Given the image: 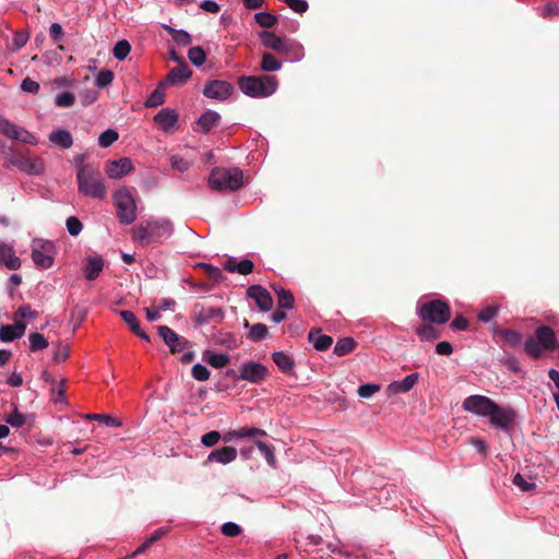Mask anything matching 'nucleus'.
<instances>
[{
  "label": "nucleus",
  "mask_w": 559,
  "mask_h": 559,
  "mask_svg": "<svg viewBox=\"0 0 559 559\" xmlns=\"http://www.w3.org/2000/svg\"><path fill=\"white\" fill-rule=\"evenodd\" d=\"M236 457H237L236 448L223 447L221 449L212 451L207 456V461L217 462V463H222V464H228V463L235 461Z\"/></svg>",
  "instance_id": "nucleus-22"
},
{
  "label": "nucleus",
  "mask_w": 559,
  "mask_h": 559,
  "mask_svg": "<svg viewBox=\"0 0 559 559\" xmlns=\"http://www.w3.org/2000/svg\"><path fill=\"white\" fill-rule=\"evenodd\" d=\"M284 2L296 13H305L309 5L306 0H284Z\"/></svg>",
  "instance_id": "nucleus-61"
},
{
  "label": "nucleus",
  "mask_w": 559,
  "mask_h": 559,
  "mask_svg": "<svg viewBox=\"0 0 559 559\" xmlns=\"http://www.w3.org/2000/svg\"><path fill=\"white\" fill-rule=\"evenodd\" d=\"M26 330V323L22 320H15L12 325L0 326V340L2 342H11L20 338L24 335Z\"/></svg>",
  "instance_id": "nucleus-17"
},
{
  "label": "nucleus",
  "mask_w": 559,
  "mask_h": 559,
  "mask_svg": "<svg viewBox=\"0 0 559 559\" xmlns=\"http://www.w3.org/2000/svg\"><path fill=\"white\" fill-rule=\"evenodd\" d=\"M5 421L12 427L19 428L25 424L26 417L21 414L17 408H14V411L7 416Z\"/></svg>",
  "instance_id": "nucleus-56"
},
{
  "label": "nucleus",
  "mask_w": 559,
  "mask_h": 559,
  "mask_svg": "<svg viewBox=\"0 0 559 559\" xmlns=\"http://www.w3.org/2000/svg\"><path fill=\"white\" fill-rule=\"evenodd\" d=\"M417 313L425 322L443 324L451 318V308L447 301L433 299L421 304L417 309Z\"/></svg>",
  "instance_id": "nucleus-6"
},
{
  "label": "nucleus",
  "mask_w": 559,
  "mask_h": 559,
  "mask_svg": "<svg viewBox=\"0 0 559 559\" xmlns=\"http://www.w3.org/2000/svg\"><path fill=\"white\" fill-rule=\"evenodd\" d=\"M133 240L139 241L141 243H152L150 225L146 226H138L132 229Z\"/></svg>",
  "instance_id": "nucleus-45"
},
{
  "label": "nucleus",
  "mask_w": 559,
  "mask_h": 559,
  "mask_svg": "<svg viewBox=\"0 0 559 559\" xmlns=\"http://www.w3.org/2000/svg\"><path fill=\"white\" fill-rule=\"evenodd\" d=\"M209 186L215 191H237L243 186L242 170L215 167L209 176Z\"/></svg>",
  "instance_id": "nucleus-3"
},
{
  "label": "nucleus",
  "mask_w": 559,
  "mask_h": 559,
  "mask_svg": "<svg viewBox=\"0 0 559 559\" xmlns=\"http://www.w3.org/2000/svg\"><path fill=\"white\" fill-rule=\"evenodd\" d=\"M188 57L192 64L200 67L205 62L206 53L202 47L195 46L189 49Z\"/></svg>",
  "instance_id": "nucleus-49"
},
{
  "label": "nucleus",
  "mask_w": 559,
  "mask_h": 559,
  "mask_svg": "<svg viewBox=\"0 0 559 559\" xmlns=\"http://www.w3.org/2000/svg\"><path fill=\"white\" fill-rule=\"evenodd\" d=\"M0 264H4L9 270L21 267V259L15 255L13 248L7 243H0Z\"/></svg>",
  "instance_id": "nucleus-21"
},
{
  "label": "nucleus",
  "mask_w": 559,
  "mask_h": 559,
  "mask_svg": "<svg viewBox=\"0 0 559 559\" xmlns=\"http://www.w3.org/2000/svg\"><path fill=\"white\" fill-rule=\"evenodd\" d=\"M255 445L258 447V449L260 450V452L264 455L267 464L272 467L275 466V463H276V457H275V454H274V447L272 444H267L263 441H260V440H257L255 441Z\"/></svg>",
  "instance_id": "nucleus-43"
},
{
  "label": "nucleus",
  "mask_w": 559,
  "mask_h": 559,
  "mask_svg": "<svg viewBox=\"0 0 559 559\" xmlns=\"http://www.w3.org/2000/svg\"><path fill=\"white\" fill-rule=\"evenodd\" d=\"M243 326L250 329L247 337L252 342H260L265 340L269 335V329L263 323H255L250 325L248 320L245 319Z\"/></svg>",
  "instance_id": "nucleus-27"
},
{
  "label": "nucleus",
  "mask_w": 559,
  "mask_h": 559,
  "mask_svg": "<svg viewBox=\"0 0 559 559\" xmlns=\"http://www.w3.org/2000/svg\"><path fill=\"white\" fill-rule=\"evenodd\" d=\"M491 331L493 332V336L502 340L510 346H515L521 341V335L516 331L513 330H501L498 328H491Z\"/></svg>",
  "instance_id": "nucleus-29"
},
{
  "label": "nucleus",
  "mask_w": 559,
  "mask_h": 559,
  "mask_svg": "<svg viewBox=\"0 0 559 559\" xmlns=\"http://www.w3.org/2000/svg\"><path fill=\"white\" fill-rule=\"evenodd\" d=\"M112 81H114V72L110 70H102L95 79V83H96L97 87H99V88H104V87L110 85Z\"/></svg>",
  "instance_id": "nucleus-53"
},
{
  "label": "nucleus",
  "mask_w": 559,
  "mask_h": 559,
  "mask_svg": "<svg viewBox=\"0 0 559 559\" xmlns=\"http://www.w3.org/2000/svg\"><path fill=\"white\" fill-rule=\"evenodd\" d=\"M380 391L379 384L367 383L358 388V395L362 399L371 397L374 393Z\"/></svg>",
  "instance_id": "nucleus-58"
},
{
  "label": "nucleus",
  "mask_w": 559,
  "mask_h": 559,
  "mask_svg": "<svg viewBox=\"0 0 559 559\" xmlns=\"http://www.w3.org/2000/svg\"><path fill=\"white\" fill-rule=\"evenodd\" d=\"M191 373L192 377L198 381H206L211 374L209 369L201 364H195L191 369Z\"/></svg>",
  "instance_id": "nucleus-57"
},
{
  "label": "nucleus",
  "mask_w": 559,
  "mask_h": 559,
  "mask_svg": "<svg viewBox=\"0 0 559 559\" xmlns=\"http://www.w3.org/2000/svg\"><path fill=\"white\" fill-rule=\"evenodd\" d=\"M166 85H162V81L158 83L157 87L151 93V95L145 100V107L152 108L163 105L165 102V88Z\"/></svg>",
  "instance_id": "nucleus-34"
},
{
  "label": "nucleus",
  "mask_w": 559,
  "mask_h": 559,
  "mask_svg": "<svg viewBox=\"0 0 559 559\" xmlns=\"http://www.w3.org/2000/svg\"><path fill=\"white\" fill-rule=\"evenodd\" d=\"M229 435H233L236 438H254L263 437L266 432L263 429L255 427H242L238 430L229 431Z\"/></svg>",
  "instance_id": "nucleus-37"
},
{
  "label": "nucleus",
  "mask_w": 559,
  "mask_h": 559,
  "mask_svg": "<svg viewBox=\"0 0 559 559\" xmlns=\"http://www.w3.org/2000/svg\"><path fill=\"white\" fill-rule=\"evenodd\" d=\"M203 359L214 368H223L229 364V357L225 354H211L205 352Z\"/></svg>",
  "instance_id": "nucleus-38"
},
{
  "label": "nucleus",
  "mask_w": 559,
  "mask_h": 559,
  "mask_svg": "<svg viewBox=\"0 0 559 559\" xmlns=\"http://www.w3.org/2000/svg\"><path fill=\"white\" fill-rule=\"evenodd\" d=\"M219 115L215 111L204 112L198 120V126L201 131L207 133L213 127H215L219 120Z\"/></svg>",
  "instance_id": "nucleus-32"
},
{
  "label": "nucleus",
  "mask_w": 559,
  "mask_h": 559,
  "mask_svg": "<svg viewBox=\"0 0 559 559\" xmlns=\"http://www.w3.org/2000/svg\"><path fill=\"white\" fill-rule=\"evenodd\" d=\"M513 484L520 487L522 491H530L536 487L535 483L527 481L521 474L513 477Z\"/></svg>",
  "instance_id": "nucleus-63"
},
{
  "label": "nucleus",
  "mask_w": 559,
  "mask_h": 559,
  "mask_svg": "<svg viewBox=\"0 0 559 559\" xmlns=\"http://www.w3.org/2000/svg\"><path fill=\"white\" fill-rule=\"evenodd\" d=\"M247 296L253 299L261 311H269L273 307L271 294L261 285H251L247 289Z\"/></svg>",
  "instance_id": "nucleus-13"
},
{
  "label": "nucleus",
  "mask_w": 559,
  "mask_h": 559,
  "mask_svg": "<svg viewBox=\"0 0 559 559\" xmlns=\"http://www.w3.org/2000/svg\"><path fill=\"white\" fill-rule=\"evenodd\" d=\"M75 103V95L71 92H62L55 98V104L58 107L69 108Z\"/></svg>",
  "instance_id": "nucleus-51"
},
{
  "label": "nucleus",
  "mask_w": 559,
  "mask_h": 559,
  "mask_svg": "<svg viewBox=\"0 0 559 559\" xmlns=\"http://www.w3.org/2000/svg\"><path fill=\"white\" fill-rule=\"evenodd\" d=\"M158 334L164 340L165 344L169 346L170 352L176 354V349L174 348L175 344H182V346H188L189 341L180 337L175 331L166 325L158 326Z\"/></svg>",
  "instance_id": "nucleus-19"
},
{
  "label": "nucleus",
  "mask_w": 559,
  "mask_h": 559,
  "mask_svg": "<svg viewBox=\"0 0 559 559\" xmlns=\"http://www.w3.org/2000/svg\"><path fill=\"white\" fill-rule=\"evenodd\" d=\"M28 340H29V348L32 352L41 350V349L48 347V345H49L47 338L38 332L31 333L28 335Z\"/></svg>",
  "instance_id": "nucleus-41"
},
{
  "label": "nucleus",
  "mask_w": 559,
  "mask_h": 559,
  "mask_svg": "<svg viewBox=\"0 0 559 559\" xmlns=\"http://www.w3.org/2000/svg\"><path fill=\"white\" fill-rule=\"evenodd\" d=\"M239 372L238 379L255 384L264 381L269 374L267 368L255 361L243 362L239 368Z\"/></svg>",
  "instance_id": "nucleus-10"
},
{
  "label": "nucleus",
  "mask_w": 559,
  "mask_h": 559,
  "mask_svg": "<svg viewBox=\"0 0 559 559\" xmlns=\"http://www.w3.org/2000/svg\"><path fill=\"white\" fill-rule=\"evenodd\" d=\"M87 316V309L82 306H75L71 310V320L74 321V329L79 328Z\"/></svg>",
  "instance_id": "nucleus-54"
},
{
  "label": "nucleus",
  "mask_w": 559,
  "mask_h": 559,
  "mask_svg": "<svg viewBox=\"0 0 559 559\" xmlns=\"http://www.w3.org/2000/svg\"><path fill=\"white\" fill-rule=\"evenodd\" d=\"M221 438V433L218 431L213 430L207 433H204L201 438V442L204 447L211 448L215 445Z\"/></svg>",
  "instance_id": "nucleus-59"
},
{
  "label": "nucleus",
  "mask_w": 559,
  "mask_h": 559,
  "mask_svg": "<svg viewBox=\"0 0 559 559\" xmlns=\"http://www.w3.org/2000/svg\"><path fill=\"white\" fill-rule=\"evenodd\" d=\"M416 333L421 340H426V341H435V340L441 337L440 331H438L436 328H433L430 324H425V325L417 328Z\"/></svg>",
  "instance_id": "nucleus-42"
},
{
  "label": "nucleus",
  "mask_w": 559,
  "mask_h": 559,
  "mask_svg": "<svg viewBox=\"0 0 559 559\" xmlns=\"http://www.w3.org/2000/svg\"><path fill=\"white\" fill-rule=\"evenodd\" d=\"M103 269L104 260L100 257H88L84 267L85 278L87 281H94L99 276Z\"/></svg>",
  "instance_id": "nucleus-25"
},
{
  "label": "nucleus",
  "mask_w": 559,
  "mask_h": 559,
  "mask_svg": "<svg viewBox=\"0 0 559 559\" xmlns=\"http://www.w3.org/2000/svg\"><path fill=\"white\" fill-rule=\"evenodd\" d=\"M465 411L476 415H489V399L481 395H472L463 402Z\"/></svg>",
  "instance_id": "nucleus-16"
},
{
  "label": "nucleus",
  "mask_w": 559,
  "mask_h": 559,
  "mask_svg": "<svg viewBox=\"0 0 559 559\" xmlns=\"http://www.w3.org/2000/svg\"><path fill=\"white\" fill-rule=\"evenodd\" d=\"M132 162L128 157L110 160L106 165V174L109 178L119 179L132 170Z\"/></svg>",
  "instance_id": "nucleus-15"
},
{
  "label": "nucleus",
  "mask_w": 559,
  "mask_h": 559,
  "mask_svg": "<svg viewBox=\"0 0 559 559\" xmlns=\"http://www.w3.org/2000/svg\"><path fill=\"white\" fill-rule=\"evenodd\" d=\"M121 319L128 324L130 331L140 338L150 342V336L141 329L140 322L135 314L130 310L120 311Z\"/></svg>",
  "instance_id": "nucleus-24"
},
{
  "label": "nucleus",
  "mask_w": 559,
  "mask_h": 559,
  "mask_svg": "<svg viewBox=\"0 0 559 559\" xmlns=\"http://www.w3.org/2000/svg\"><path fill=\"white\" fill-rule=\"evenodd\" d=\"M14 140L21 141L26 144H32V145L37 143L36 138L31 132H28L27 130H25L22 127L19 128Z\"/></svg>",
  "instance_id": "nucleus-62"
},
{
  "label": "nucleus",
  "mask_w": 559,
  "mask_h": 559,
  "mask_svg": "<svg viewBox=\"0 0 559 559\" xmlns=\"http://www.w3.org/2000/svg\"><path fill=\"white\" fill-rule=\"evenodd\" d=\"M261 68L265 72H274L282 68V63L273 55L264 52L262 55Z\"/></svg>",
  "instance_id": "nucleus-40"
},
{
  "label": "nucleus",
  "mask_w": 559,
  "mask_h": 559,
  "mask_svg": "<svg viewBox=\"0 0 559 559\" xmlns=\"http://www.w3.org/2000/svg\"><path fill=\"white\" fill-rule=\"evenodd\" d=\"M13 164L16 165L21 170L32 175L40 174L43 170L40 163L32 160L27 157H19L13 162Z\"/></svg>",
  "instance_id": "nucleus-31"
},
{
  "label": "nucleus",
  "mask_w": 559,
  "mask_h": 559,
  "mask_svg": "<svg viewBox=\"0 0 559 559\" xmlns=\"http://www.w3.org/2000/svg\"><path fill=\"white\" fill-rule=\"evenodd\" d=\"M254 20L263 28H271L277 23V17L269 12L255 13Z\"/></svg>",
  "instance_id": "nucleus-46"
},
{
  "label": "nucleus",
  "mask_w": 559,
  "mask_h": 559,
  "mask_svg": "<svg viewBox=\"0 0 559 559\" xmlns=\"http://www.w3.org/2000/svg\"><path fill=\"white\" fill-rule=\"evenodd\" d=\"M156 124L164 131H169L178 121V115L174 109L164 108L154 117Z\"/></svg>",
  "instance_id": "nucleus-18"
},
{
  "label": "nucleus",
  "mask_w": 559,
  "mask_h": 559,
  "mask_svg": "<svg viewBox=\"0 0 559 559\" xmlns=\"http://www.w3.org/2000/svg\"><path fill=\"white\" fill-rule=\"evenodd\" d=\"M168 33L171 35L174 41H176L179 46H188L191 44L192 38L190 34L183 29H175L170 26H165Z\"/></svg>",
  "instance_id": "nucleus-39"
},
{
  "label": "nucleus",
  "mask_w": 559,
  "mask_h": 559,
  "mask_svg": "<svg viewBox=\"0 0 559 559\" xmlns=\"http://www.w3.org/2000/svg\"><path fill=\"white\" fill-rule=\"evenodd\" d=\"M418 378L419 376L417 372L411 373L401 381H394L390 383L388 385V392L390 394L406 393L413 389Z\"/></svg>",
  "instance_id": "nucleus-20"
},
{
  "label": "nucleus",
  "mask_w": 559,
  "mask_h": 559,
  "mask_svg": "<svg viewBox=\"0 0 559 559\" xmlns=\"http://www.w3.org/2000/svg\"><path fill=\"white\" fill-rule=\"evenodd\" d=\"M56 246L50 240L34 239L32 241V260L38 269H49L55 262Z\"/></svg>",
  "instance_id": "nucleus-8"
},
{
  "label": "nucleus",
  "mask_w": 559,
  "mask_h": 559,
  "mask_svg": "<svg viewBox=\"0 0 559 559\" xmlns=\"http://www.w3.org/2000/svg\"><path fill=\"white\" fill-rule=\"evenodd\" d=\"M272 358L278 369L285 373L290 372L295 366L294 359L284 352L273 353Z\"/></svg>",
  "instance_id": "nucleus-30"
},
{
  "label": "nucleus",
  "mask_w": 559,
  "mask_h": 559,
  "mask_svg": "<svg viewBox=\"0 0 559 559\" xmlns=\"http://www.w3.org/2000/svg\"><path fill=\"white\" fill-rule=\"evenodd\" d=\"M199 266L204 271L210 281L214 283L223 281L224 274L221 269L206 263H200Z\"/></svg>",
  "instance_id": "nucleus-48"
},
{
  "label": "nucleus",
  "mask_w": 559,
  "mask_h": 559,
  "mask_svg": "<svg viewBox=\"0 0 559 559\" xmlns=\"http://www.w3.org/2000/svg\"><path fill=\"white\" fill-rule=\"evenodd\" d=\"M85 418L88 420L100 421L108 427H120L122 425L119 419L106 414H86Z\"/></svg>",
  "instance_id": "nucleus-44"
},
{
  "label": "nucleus",
  "mask_w": 559,
  "mask_h": 559,
  "mask_svg": "<svg viewBox=\"0 0 559 559\" xmlns=\"http://www.w3.org/2000/svg\"><path fill=\"white\" fill-rule=\"evenodd\" d=\"M516 419V412L511 407H503L491 401V426L503 431H510Z\"/></svg>",
  "instance_id": "nucleus-9"
},
{
  "label": "nucleus",
  "mask_w": 559,
  "mask_h": 559,
  "mask_svg": "<svg viewBox=\"0 0 559 559\" xmlns=\"http://www.w3.org/2000/svg\"><path fill=\"white\" fill-rule=\"evenodd\" d=\"M254 264L249 259H243L240 262H238L236 266V272H238L241 275H248L253 272Z\"/></svg>",
  "instance_id": "nucleus-64"
},
{
  "label": "nucleus",
  "mask_w": 559,
  "mask_h": 559,
  "mask_svg": "<svg viewBox=\"0 0 559 559\" xmlns=\"http://www.w3.org/2000/svg\"><path fill=\"white\" fill-rule=\"evenodd\" d=\"M259 37L265 48L274 50L278 53H292L294 56H298L299 51L301 50V46L297 41L286 37L277 36L273 32L262 31L259 34Z\"/></svg>",
  "instance_id": "nucleus-7"
},
{
  "label": "nucleus",
  "mask_w": 559,
  "mask_h": 559,
  "mask_svg": "<svg viewBox=\"0 0 559 559\" xmlns=\"http://www.w3.org/2000/svg\"><path fill=\"white\" fill-rule=\"evenodd\" d=\"M192 76V70L190 69L187 62H181L174 68H171L166 75V78L162 81V85L174 86V85H183Z\"/></svg>",
  "instance_id": "nucleus-12"
},
{
  "label": "nucleus",
  "mask_w": 559,
  "mask_h": 559,
  "mask_svg": "<svg viewBox=\"0 0 559 559\" xmlns=\"http://www.w3.org/2000/svg\"><path fill=\"white\" fill-rule=\"evenodd\" d=\"M221 530L222 533L228 537H236L241 533V527L234 522L223 524Z\"/></svg>",
  "instance_id": "nucleus-60"
},
{
  "label": "nucleus",
  "mask_w": 559,
  "mask_h": 559,
  "mask_svg": "<svg viewBox=\"0 0 559 559\" xmlns=\"http://www.w3.org/2000/svg\"><path fill=\"white\" fill-rule=\"evenodd\" d=\"M114 202L121 224L129 225L136 219V204L130 188L118 189L114 193Z\"/></svg>",
  "instance_id": "nucleus-5"
},
{
  "label": "nucleus",
  "mask_w": 559,
  "mask_h": 559,
  "mask_svg": "<svg viewBox=\"0 0 559 559\" xmlns=\"http://www.w3.org/2000/svg\"><path fill=\"white\" fill-rule=\"evenodd\" d=\"M76 181L79 192L85 197L104 199L107 193L100 170L92 164L78 166Z\"/></svg>",
  "instance_id": "nucleus-1"
},
{
  "label": "nucleus",
  "mask_w": 559,
  "mask_h": 559,
  "mask_svg": "<svg viewBox=\"0 0 559 559\" xmlns=\"http://www.w3.org/2000/svg\"><path fill=\"white\" fill-rule=\"evenodd\" d=\"M118 132L112 129H107L104 132L100 133L98 138V144L102 147H108L110 146L115 141L118 140Z\"/></svg>",
  "instance_id": "nucleus-52"
},
{
  "label": "nucleus",
  "mask_w": 559,
  "mask_h": 559,
  "mask_svg": "<svg viewBox=\"0 0 559 559\" xmlns=\"http://www.w3.org/2000/svg\"><path fill=\"white\" fill-rule=\"evenodd\" d=\"M19 128V126L12 123L7 118L0 117V133L7 138L14 140Z\"/></svg>",
  "instance_id": "nucleus-47"
},
{
  "label": "nucleus",
  "mask_w": 559,
  "mask_h": 559,
  "mask_svg": "<svg viewBox=\"0 0 559 559\" xmlns=\"http://www.w3.org/2000/svg\"><path fill=\"white\" fill-rule=\"evenodd\" d=\"M130 50L131 45L129 44V41L122 39L115 45L112 49V55L117 60H124L127 56L130 53Z\"/></svg>",
  "instance_id": "nucleus-50"
},
{
  "label": "nucleus",
  "mask_w": 559,
  "mask_h": 559,
  "mask_svg": "<svg viewBox=\"0 0 559 559\" xmlns=\"http://www.w3.org/2000/svg\"><path fill=\"white\" fill-rule=\"evenodd\" d=\"M277 294V304L281 309H293L295 306V298L290 290L285 288L275 289Z\"/></svg>",
  "instance_id": "nucleus-36"
},
{
  "label": "nucleus",
  "mask_w": 559,
  "mask_h": 559,
  "mask_svg": "<svg viewBox=\"0 0 559 559\" xmlns=\"http://www.w3.org/2000/svg\"><path fill=\"white\" fill-rule=\"evenodd\" d=\"M49 140L61 148H70L73 144L72 135L67 130H56L49 134Z\"/></svg>",
  "instance_id": "nucleus-28"
},
{
  "label": "nucleus",
  "mask_w": 559,
  "mask_h": 559,
  "mask_svg": "<svg viewBox=\"0 0 559 559\" xmlns=\"http://www.w3.org/2000/svg\"><path fill=\"white\" fill-rule=\"evenodd\" d=\"M152 242L162 237H168L173 233V226L169 221L159 219L148 222Z\"/></svg>",
  "instance_id": "nucleus-23"
},
{
  "label": "nucleus",
  "mask_w": 559,
  "mask_h": 559,
  "mask_svg": "<svg viewBox=\"0 0 559 559\" xmlns=\"http://www.w3.org/2000/svg\"><path fill=\"white\" fill-rule=\"evenodd\" d=\"M234 92V86L226 81L213 80L204 85V96L217 100L227 99Z\"/></svg>",
  "instance_id": "nucleus-11"
},
{
  "label": "nucleus",
  "mask_w": 559,
  "mask_h": 559,
  "mask_svg": "<svg viewBox=\"0 0 559 559\" xmlns=\"http://www.w3.org/2000/svg\"><path fill=\"white\" fill-rule=\"evenodd\" d=\"M308 340L313 344L317 350H326L333 344V338L329 335L320 334V330L311 329L308 334Z\"/></svg>",
  "instance_id": "nucleus-26"
},
{
  "label": "nucleus",
  "mask_w": 559,
  "mask_h": 559,
  "mask_svg": "<svg viewBox=\"0 0 559 559\" xmlns=\"http://www.w3.org/2000/svg\"><path fill=\"white\" fill-rule=\"evenodd\" d=\"M357 346V342L353 337H343L336 342L334 354L338 357L352 353Z\"/></svg>",
  "instance_id": "nucleus-33"
},
{
  "label": "nucleus",
  "mask_w": 559,
  "mask_h": 559,
  "mask_svg": "<svg viewBox=\"0 0 559 559\" xmlns=\"http://www.w3.org/2000/svg\"><path fill=\"white\" fill-rule=\"evenodd\" d=\"M556 334L549 326L542 325L536 329L535 336H530L524 343V352L533 358H539L543 350L556 347Z\"/></svg>",
  "instance_id": "nucleus-4"
},
{
  "label": "nucleus",
  "mask_w": 559,
  "mask_h": 559,
  "mask_svg": "<svg viewBox=\"0 0 559 559\" xmlns=\"http://www.w3.org/2000/svg\"><path fill=\"white\" fill-rule=\"evenodd\" d=\"M66 226L71 236H78L83 229V224L75 216L68 217L66 221Z\"/></svg>",
  "instance_id": "nucleus-55"
},
{
  "label": "nucleus",
  "mask_w": 559,
  "mask_h": 559,
  "mask_svg": "<svg viewBox=\"0 0 559 559\" xmlns=\"http://www.w3.org/2000/svg\"><path fill=\"white\" fill-rule=\"evenodd\" d=\"M214 341L216 344L225 346L229 349L237 348L240 345V340L230 332H219L217 335H215Z\"/></svg>",
  "instance_id": "nucleus-35"
},
{
  "label": "nucleus",
  "mask_w": 559,
  "mask_h": 559,
  "mask_svg": "<svg viewBox=\"0 0 559 559\" xmlns=\"http://www.w3.org/2000/svg\"><path fill=\"white\" fill-rule=\"evenodd\" d=\"M224 312L221 307H201L194 316L197 325H204L210 322H222Z\"/></svg>",
  "instance_id": "nucleus-14"
},
{
  "label": "nucleus",
  "mask_w": 559,
  "mask_h": 559,
  "mask_svg": "<svg viewBox=\"0 0 559 559\" xmlns=\"http://www.w3.org/2000/svg\"><path fill=\"white\" fill-rule=\"evenodd\" d=\"M278 86V80L275 75H243L238 79L239 90L253 98H263L271 96Z\"/></svg>",
  "instance_id": "nucleus-2"
}]
</instances>
